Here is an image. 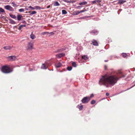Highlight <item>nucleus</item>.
I'll list each match as a JSON object with an SVG mask.
<instances>
[{
    "instance_id": "obj_1",
    "label": "nucleus",
    "mask_w": 135,
    "mask_h": 135,
    "mask_svg": "<svg viewBox=\"0 0 135 135\" xmlns=\"http://www.w3.org/2000/svg\"><path fill=\"white\" fill-rule=\"evenodd\" d=\"M125 76H122L118 78L116 75H105L102 76L100 79L99 84L100 85H103L107 87H108L109 85L113 86L117 83L118 79L121 77Z\"/></svg>"
},
{
    "instance_id": "obj_2",
    "label": "nucleus",
    "mask_w": 135,
    "mask_h": 135,
    "mask_svg": "<svg viewBox=\"0 0 135 135\" xmlns=\"http://www.w3.org/2000/svg\"><path fill=\"white\" fill-rule=\"evenodd\" d=\"M1 71L5 73H8L11 72L12 70L8 67L7 66H3L1 69Z\"/></svg>"
},
{
    "instance_id": "obj_3",
    "label": "nucleus",
    "mask_w": 135,
    "mask_h": 135,
    "mask_svg": "<svg viewBox=\"0 0 135 135\" xmlns=\"http://www.w3.org/2000/svg\"><path fill=\"white\" fill-rule=\"evenodd\" d=\"M90 98L88 97H84L81 100L82 102L83 103H87L89 101Z\"/></svg>"
},
{
    "instance_id": "obj_4",
    "label": "nucleus",
    "mask_w": 135,
    "mask_h": 135,
    "mask_svg": "<svg viewBox=\"0 0 135 135\" xmlns=\"http://www.w3.org/2000/svg\"><path fill=\"white\" fill-rule=\"evenodd\" d=\"M50 65V64H49L47 63L46 62L45 64H42L41 68L43 69H46Z\"/></svg>"
},
{
    "instance_id": "obj_5",
    "label": "nucleus",
    "mask_w": 135,
    "mask_h": 135,
    "mask_svg": "<svg viewBox=\"0 0 135 135\" xmlns=\"http://www.w3.org/2000/svg\"><path fill=\"white\" fill-rule=\"evenodd\" d=\"M33 48V45L32 43L31 42H29L27 44V49H32Z\"/></svg>"
},
{
    "instance_id": "obj_6",
    "label": "nucleus",
    "mask_w": 135,
    "mask_h": 135,
    "mask_svg": "<svg viewBox=\"0 0 135 135\" xmlns=\"http://www.w3.org/2000/svg\"><path fill=\"white\" fill-rule=\"evenodd\" d=\"M7 58L9 60L11 61L15 60L16 59V57L15 56H9Z\"/></svg>"
},
{
    "instance_id": "obj_7",
    "label": "nucleus",
    "mask_w": 135,
    "mask_h": 135,
    "mask_svg": "<svg viewBox=\"0 0 135 135\" xmlns=\"http://www.w3.org/2000/svg\"><path fill=\"white\" fill-rule=\"evenodd\" d=\"M4 8L10 11H12L13 9L9 5H6L5 6H4Z\"/></svg>"
},
{
    "instance_id": "obj_8",
    "label": "nucleus",
    "mask_w": 135,
    "mask_h": 135,
    "mask_svg": "<svg viewBox=\"0 0 135 135\" xmlns=\"http://www.w3.org/2000/svg\"><path fill=\"white\" fill-rule=\"evenodd\" d=\"M65 55L64 53H59L58 54H57L56 55V57L57 58H61V57L64 56Z\"/></svg>"
},
{
    "instance_id": "obj_9",
    "label": "nucleus",
    "mask_w": 135,
    "mask_h": 135,
    "mask_svg": "<svg viewBox=\"0 0 135 135\" xmlns=\"http://www.w3.org/2000/svg\"><path fill=\"white\" fill-rule=\"evenodd\" d=\"M92 44L93 45L95 46H98V43L97 41L94 40H93L92 41Z\"/></svg>"
},
{
    "instance_id": "obj_10",
    "label": "nucleus",
    "mask_w": 135,
    "mask_h": 135,
    "mask_svg": "<svg viewBox=\"0 0 135 135\" xmlns=\"http://www.w3.org/2000/svg\"><path fill=\"white\" fill-rule=\"evenodd\" d=\"M13 48V46H5L3 48L5 50H10Z\"/></svg>"
},
{
    "instance_id": "obj_11",
    "label": "nucleus",
    "mask_w": 135,
    "mask_h": 135,
    "mask_svg": "<svg viewBox=\"0 0 135 135\" xmlns=\"http://www.w3.org/2000/svg\"><path fill=\"white\" fill-rule=\"evenodd\" d=\"M93 35H97L98 33V31L96 30H93L90 32Z\"/></svg>"
},
{
    "instance_id": "obj_12",
    "label": "nucleus",
    "mask_w": 135,
    "mask_h": 135,
    "mask_svg": "<svg viewBox=\"0 0 135 135\" xmlns=\"http://www.w3.org/2000/svg\"><path fill=\"white\" fill-rule=\"evenodd\" d=\"M55 66L57 68L60 67L61 66V64L60 62H58L56 63L55 65Z\"/></svg>"
},
{
    "instance_id": "obj_13",
    "label": "nucleus",
    "mask_w": 135,
    "mask_h": 135,
    "mask_svg": "<svg viewBox=\"0 0 135 135\" xmlns=\"http://www.w3.org/2000/svg\"><path fill=\"white\" fill-rule=\"evenodd\" d=\"M125 2L126 1H124L123 0H119L118 1V2L117 4H122Z\"/></svg>"
},
{
    "instance_id": "obj_14",
    "label": "nucleus",
    "mask_w": 135,
    "mask_h": 135,
    "mask_svg": "<svg viewBox=\"0 0 135 135\" xmlns=\"http://www.w3.org/2000/svg\"><path fill=\"white\" fill-rule=\"evenodd\" d=\"M28 13H30V15L31 16L32 15L35 14L36 13V12L35 11H30L28 12Z\"/></svg>"
},
{
    "instance_id": "obj_15",
    "label": "nucleus",
    "mask_w": 135,
    "mask_h": 135,
    "mask_svg": "<svg viewBox=\"0 0 135 135\" xmlns=\"http://www.w3.org/2000/svg\"><path fill=\"white\" fill-rule=\"evenodd\" d=\"M87 2L85 1L79 3V4L80 5H85L87 4Z\"/></svg>"
},
{
    "instance_id": "obj_16",
    "label": "nucleus",
    "mask_w": 135,
    "mask_h": 135,
    "mask_svg": "<svg viewBox=\"0 0 135 135\" xmlns=\"http://www.w3.org/2000/svg\"><path fill=\"white\" fill-rule=\"evenodd\" d=\"M88 56L86 55H84L82 56V59L85 60H86L88 59Z\"/></svg>"
},
{
    "instance_id": "obj_17",
    "label": "nucleus",
    "mask_w": 135,
    "mask_h": 135,
    "mask_svg": "<svg viewBox=\"0 0 135 135\" xmlns=\"http://www.w3.org/2000/svg\"><path fill=\"white\" fill-rule=\"evenodd\" d=\"M22 16L20 15H18L17 16V19L18 21H20L21 20V18L22 17Z\"/></svg>"
},
{
    "instance_id": "obj_18",
    "label": "nucleus",
    "mask_w": 135,
    "mask_h": 135,
    "mask_svg": "<svg viewBox=\"0 0 135 135\" xmlns=\"http://www.w3.org/2000/svg\"><path fill=\"white\" fill-rule=\"evenodd\" d=\"M2 13L5 14V12L4 9L1 8H0V14H1Z\"/></svg>"
},
{
    "instance_id": "obj_19",
    "label": "nucleus",
    "mask_w": 135,
    "mask_h": 135,
    "mask_svg": "<svg viewBox=\"0 0 135 135\" xmlns=\"http://www.w3.org/2000/svg\"><path fill=\"white\" fill-rule=\"evenodd\" d=\"M9 20L10 21V23L11 24H14L16 23L15 22V21L12 19H9Z\"/></svg>"
},
{
    "instance_id": "obj_20",
    "label": "nucleus",
    "mask_w": 135,
    "mask_h": 135,
    "mask_svg": "<svg viewBox=\"0 0 135 135\" xmlns=\"http://www.w3.org/2000/svg\"><path fill=\"white\" fill-rule=\"evenodd\" d=\"M60 4L57 2H55L53 4L54 6H59Z\"/></svg>"
},
{
    "instance_id": "obj_21",
    "label": "nucleus",
    "mask_w": 135,
    "mask_h": 135,
    "mask_svg": "<svg viewBox=\"0 0 135 135\" xmlns=\"http://www.w3.org/2000/svg\"><path fill=\"white\" fill-rule=\"evenodd\" d=\"M9 16L11 18L14 19H15L16 18V17L15 16L12 14H10Z\"/></svg>"
},
{
    "instance_id": "obj_22",
    "label": "nucleus",
    "mask_w": 135,
    "mask_h": 135,
    "mask_svg": "<svg viewBox=\"0 0 135 135\" xmlns=\"http://www.w3.org/2000/svg\"><path fill=\"white\" fill-rule=\"evenodd\" d=\"M30 37L32 39H33L35 37V36L34 35L32 34V33L30 35Z\"/></svg>"
},
{
    "instance_id": "obj_23",
    "label": "nucleus",
    "mask_w": 135,
    "mask_h": 135,
    "mask_svg": "<svg viewBox=\"0 0 135 135\" xmlns=\"http://www.w3.org/2000/svg\"><path fill=\"white\" fill-rule=\"evenodd\" d=\"M67 13V12L65 10H62V14H65Z\"/></svg>"
},
{
    "instance_id": "obj_24",
    "label": "nucleus",
    "mask_w": 135,
    "mask_h": 135,
    "mask_svg": "<svg viewBox=\"0 0 135 135\" xmlns=\"http://www.w3.org/2000/svg\"><path fill=\"white\" fill-rule=\"evenodd\" d=\"M72 65L74 67H76V64L75 62H73L72 63Z\"/></svg>"
},
{
    "instance_id": "obj_25",
    "label": "nucleus",
    "mask_w": 135,
    "mask_h": 135,
    "mask_svg": "<svg viewBox=\"0 0 135 135\" xmlns=\"http://www.w3.org/2000/svg\"><path fill=\"white\" fill-rule=\"evenodd\" d=\"M72 68L71 66H68L67 68V70L69 71H71L72 69Z\"/></svg>"
},
{
    "instance_id": "obj_26",
    "label": "nucleus",
    "mask_w": 135,
    "mask_h": 135,
    "mask_svg": "<svg viewBox=\"0 0 135 135\" xmlns=\"http://www.w3.org/2000/svg\"><path fill=\"white\" fill-rule=\"evenodd\" d=\"M95 103V101L94 100H92L91 102V104H94Z\"/></svg>"
},
{
    "instance_id": "obj_27",
    "label": "nucleus",
    "mask_w": 135,
    "mask_h": 135,
    "mask_svg": "<svg viewBox=\"0 0 135 135\" xmlns=\"http://www.w3.org/2000/svg\"><path fill=\"white\" fill-rule=\"evenodd\" d=\"M122 56L124 57H126L127 55L126 53H123L122 54Z\"/></svg>"
},
{
    "instance_id": "obj_28",
    "label": "nucleus",
    "mask_w": 135,
    "mask_h": 135,
    "mask_svg": "<svg viewBox=\"0 0 135 135\" xmlns=\"http://www.w3.org/2000/svg\"><path fill=\"white\" fill-rule=\"evenodd\" d=\"M19 11L20 12H24V9L23 8H21L19 10Z\"/></svg>"
},
{
    "instance_id": "obj_29",
    "label": "nucleus",
    "mask_w": 135,
    "mask_h": 135,
    "mask_svg": "<svg viewBox=\"0 0 135 135\" xmlns=\"http://www.w3.org/2000/svg\"><path fill=\"white\" fill-rule=\"evenodd\" d=\"M83 106L82 105H81L79 107V109L80 110H81L83 109Z\"/></svg>"
},
{
    "instance_id": "obj_30",
    "label": "nucleus",
    "mask_w": 135,
    "mask_h": 135,
    "mask_svg": "<svg viewBox=\"0 0 135 135\" xmlns=\"http://www.w3.org/2000/svg\"><path fill=\"white\" fill-rule=\"evenodd\" d=\"M80 13V11H76L75 12V14L76 15H77L78 14H79Z\"/></svg>"
},
{
    "instance_id": "obj_31",
    "label": "nucleus",
    "mask_w": 135,
    "mask_h": 135,
    "mask_svg": "<svg viewBox=\"0 0 135 135\" xmlns=\"http://www.w3.org/2000/svg\"><path fill=\"white\" fill-rule=\"evenodd\" d=\"M11 4H13V6H17V5H16V4H15V2H12V3H11Z\"/></svg>"
},
{
    "instance_id": "obj_32",
    "label": "nucleus",
    "mask_w": 135,
    "mask_h": 135,
    "mask_svg": "<svg viewBox=\"0 0 135 135\" xmlns=\"http://www.w3.org/2000/svg\"><path fill=\"white\" fill-rule=\"evenodd\" d=\"M28 8H31V9L32 10L34 9H35V8L33 7H32V6H29Z\"/></svg>"
},
{
    "instance_id": "obj_33",
    "label": "nucleus",
    "mask_w": 135,
    "mask_h": 135,
    "mask_svg": "<svg viewBox=\"0 0 135 135\" xmlns=\"http://www.w3.org/2000/svg\"><path fill=\"white\" fill-rule=\"evenodd\" d=\"M22 25H21L19 27L18 29L19 30H21L23 27Z\"/></svg>"
},
{
    "instance_id": "obj_34",
    "label": "nucleus",
    "mask_w": 135,
    "mask_h": 135,
    "mask_svg": "<svg viewBox=\"0 0 135 135\" xmlns=\"http://www.w3.org/2000/svg\"><path fill=\"white\" fill-rule=\"evenodd\" d=\"M49 33L48 32H44L42 33V34L44 35V34H45Z\"/></svg>"
},
{
    "instance_id": "obj_35",
    "label": "nucleus",
    "mask_w": 135,
    "mask_h": 135,
    "mask_svg": "<svg viewBox=\"0 0 135 135\" xmlns=\"http://www.w3.org/2000/svg\"><path fill=\"white\" fill-rule=\"evenodd\" d=\"M86 10H81L80 11V13H82V12H84L85 11H86Z\"/></svg>"
},
{
    "instance_id": "obj_36",
    "label": "nucleus",
    "mask_w": 135,
    "mask_h": 135,
    "mask_svg": "<svg viewBox=\"0 0 135 135\" xmlns=\"http://www.w3.org/2000/svg\"><path fill=\"white\" fill-rule=\"evenodd\" d=\"M96 2H97L95 0L93 1L92 2V3L93 4H95V3H96Z\"/></svg>"
},
{
    "instance_id": "obj_37",
    "label": "nucleus",
    "mask_w": 135,
    "mask_h": 135,
    "mask_svg": "<svg viewBox=\"0 0 135 135\" xmlns=\"http://www.w3.org/2000/svg\"><path fill=\"white\" fill-rule=\"evenodd\" d=\"M102 0H97L96 2L98 3H100L101 2Z\"/></svg>"
},
{
    "instance_id": "obj_38",
    "label": "nucleus",
    "mask_w": 135,
    "mask_h": 135,
    "mask_svg": "<svg viewBox=\"0 0 135 135\" xmlns=\"http://www.w3.org/2000/svg\"><path fill=\"white\" fill-rule=\"evenodd\" d=\"M49 33L51 35H52L54 34V33L53 32H50Z\"/></svg>"
},
{
    "instance_id": "obj_39",
    "label": "nucleus",
    "mask_w": 135,
    "mask_h": 135,
    "mask_svg": "<svg viewBox=\"0 0 135 135\" xmlns=\"http://www.w3.org/2000/svg\"><path fill=\"white\" fill-rule=\"evenodd\" d=\"M40 7L39 6H36V8H35L39 9H40Z\"/></svg>"
},
{
    "instance_id": "obj_40",
    "label": "nucleus",
    "mask_w": 135,
    "mask_h": 135,
    "mask_svg": "<svg viewBox=\"0 0 135 135\" xmlns=\"http://www.w3.org/2000/svg\"><path fill=\"white\" fill-rule=\"evenodd\" d=\"M106 95L107 96H108L109 95V94L108 93H106Z\"/></svg>"
},
{
    "instance_id": "obj_41",
    "label": "nucleus",
    "mask_w": 135,
    "mask_h": 135,
    "mask_svg": "<svg viewBox=\"0 0 135 135\" xmlns=\"http://www.w3.org/2000/svg\"><path fill=\"white\" fill-rule=\"evenodd\" d=\"M93 96H94V95H93V94H91L90 95V97L92 98V97H93Z\"/></svg>"
},
{
    "instance_id": "obj_42",
    "label": "nucleus",
    "mask_w": 135,
    "mask_h": 135,
    "mask_svg": "<svg viewBox=\"0 0 135 135\" xmlns=\"http://www.w3.org/2000/svg\"><path fill=\"white\" fill-rule=\"evenodd\" d=\"M50 7V5H49L47 6V8H49Z\"/></svg>"
},
{
    "instance_id": "obj_43",
    "label": "nucleus",
    "mask_w": 135,
    "mask_h": 135,
    "mask_svg": "<svg viewBox=\"0 0 135 135\" xmlns=\"http://www.w3.org/2000/svg\"><path fill=\"white\" fill-rule=\"evenodd\" d=\"M66 2H67L68 3L70 2L69 1H68V0H67V1H66Z\"/></svg>"
},
{
    "instance_id": "obj_44",
    "label": "nucleus",
    "mask_w": 135,
    "mask_h": 135,
    "mask_svg": "<svg viewBox=\"0 0 135 135\" xmlns=\"http://www.w3.org/2000/svg\"><path fill=\"white\" fill-rule=\"evenodd\" d=\"M22 26H23V27H25L26 26V25H22Z\"/></svg>"
},
{
    "instance_id": "obj_45",
    "label": "nucleus",
    "mask_w": 135,
    "mask_h": 135,
    "mask_svg": "<svg viewBox=\"0 0 135 135\" xmlns=\"http://www.w3.org/2000/svg\"><path fill=\"white\" fill-rule=\"evenodd\" d=\"M67 0H63V1L65 2H66V1H67Z\"/></svg>"
},
{
    "instance_id": "obj_46",
    "label": "nucleus",
    "mask_w": 135,
    "mask_h": 135,
    "mask_svg": "<svg viewBox=\"0 0 135 135\" xmlns=\"http://www.w3.org/2000/svg\"><path fill=\"white\" fill-rule=\"evenodd\" d=\"M81 7V6H78V7H77V8H80Z\"/></svg>"
},
{
    "instance_id": "obj_47",
    "label": "nucleus",
    "mask_w": 135,
    "mask_h": 135,
    "mask_svg": "<svg viewBox=\"0 0 135 135\" xmlns=\"http://www.w3.org/2000/svg\"><path fill=\"white\" fill-rule=\"evenodd\" d=\"M25 9L26 10H28V8H26Z\"/></svg>"
},
{
    "instance_id": "obj_48",
    "label": "nucleus",
    "mask_w": 135,
    "mask_h": 135,
    "mask_svg": "<svg viewBox=\"0 0 135 135\" xmlns=\"http://www.w3.org/2000/svg\"><path fill=\"white\" fill-rule=\"evenodd\" d=\"M105 69H106V68H107V66H105Z\"/></svg>"
},
{
    "instance_id": "obj_49",
    "label": "nucleus",
    "mask_w": 135,
    "mask_h": 135,
    "mask_svg": "<svg viewBox=\"0 0 135 135\" xmlns=\"http://www.w3.org/2000/svg\"><path fill=\"white\" fill-rule=\"evenodd\" d=\"M108 60H105V62H107V61H108Z\"/></svg>"
},
{
    "instance_id": "obj_50",
    "label": "nucleus",
    "mask_w": 135,
    "mask_h": 135,
    "mask_svg": "<svg viewBox=\"0 0 135 135\" xmlns=\"http://www.w3.org/2000/svg\"><path fill=\"white\" fill-rule=\"evenodd\" d=\"M135 85H134V86H132V87H131L130 88H131L132 87H133V86H135Z\"/></svg>"
},
{
    "instance_id": "obj_51",
    "label": "nucleus",
    "mask_w": 135,
    "mask_h": 135,
    "mask_svg": "<svg viewBox=\"0 0 135 135\" xmlns=\"http://www.w3.org/2000/svg\"><path fill=\"white\" fill-rule=\"evenodd\" d=\"M28 13V12H26V13Z\"/></svg>"
},
{
    "instance_id": "obj_52",
    "label": "nucleus",
    "mask_w": 135,
    "mask_h": 135,
    "mask_svg": "<svg viewBox=\"0 0 135 135\" xmlns=\"http://www.w3.org/2000/svg\"><path fill=\"white\" fill-rule=\"evenodd\" d=\"M119 73L121 74V72H119Z\"/></svg>"
},
{
    "instance_id": "obj_53",
    "label": "nucleus",
    "mask_w": 135,
    "mask_h": 135,
    "mask_svg": "<svg viewBox=\"0 0 135 135\" xmlns=\"http://www.w3.org/2000/svg\"><path fill=\"white\" fill-rule=\"evenodd\" d=\"M40 1H42V0H40Z\"/></svg>"
}]
</instances>
